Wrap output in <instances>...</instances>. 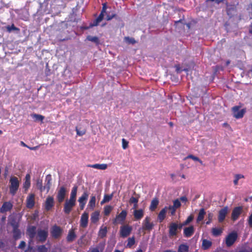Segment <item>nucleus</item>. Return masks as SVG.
I'll use <instances>...</instances> for the list:
<instances>
[{
  "label": "nucleus",
  "mask_w": 252,
  "mask_h": 252,
  "mask_svg": "<svg viewBox=\"0 0 252 252\" xmlns=\"http://www.w3.org/2000/svg\"><path fill=\"white\" fill-rule=\"evenodd\" d=\"M178 230V224L175 222H171L169 226V235L173 237L177 235Z\"/></svg>",
  "instance_id": "obj_11"
},
{
  "label": "nucleus",
  "mask_w": 252,
  "mask_h": 252,
  "mask_svg": "<svg viewBox=\"0 0 252 252\" xmlns=\"http://www.w3.org/2000/svg\"><path fill=\"white\" fill-rule=\"evenodd\" d=\"M137 207H138V203L133 204V206L132 209H133L134 210H137L136 209Z\"/></svg>",
  "instance_id": "obj_63"
},
{
  "label": "nucleus",
  "mask_w": 252,
  "mask_h": 252,
  "mask_svg": "<svg viewBox=\"0 0 252 252\" xmlns=\"http://www.w3.org/2000/svg\"><path fill=\"white\" fill-rule=\"evenodd\" d=\"M104 13L100 12L98 17L94 21L93 23L91 24V27L96 26L102 20L104 17Z\"/></svg>",
  "instance_id": "obj_27"
},
{
  "label": "nucleus",
  "mask_w": 252,
  "mask_h": 252,
  "mask_svg": "<svg viewBox=\"0 0 252 252\" xmlns=\"http://www.w3.org/2000/svg\"><path fill=\"white\" fill-rule=\"evenodd\" d=\"M31 116L32 118L35 119V121H42L44 118V116L36 114H33Z\"/></svg>",
  "instance_id": "obj_39"
},
{
  "label": "nucleus",
  "mask_w": 252,
  "mask_h": 252,
  "mask_svg": "<svg viewBox=\"0 0 252 252\" xmlns=\"http://www.w3.org/2000/svg\"><path fill=\"white\" fill-rule=\"evenodd\" d=\"M54 205V199L52 197H48L46 199L45 208L47 210H49Z\"/></svg>",
  "instance_id": "obj_21"
},
{
  "label": "nucleus",
  "mask_w": 252,
  "mask_h": 252,
  "mask_svg": "<svg viewBox=\"0 0 252 252\" xmlns=\"http://www.w3.org/2000/svg\"><path fill=\"white\" fill-rule=\"evenodd\" d=\"M102 6H102V10L101 11V12L103 13H105L106 12V9H107L106 3H103Z\"/></svg>",
  "instance_id": "obj_59"
},
{
  "label": "nucleus",
  "mask_w": 252,
  "mask_h": 252,
  "mask_svg": "<svg viewBox=\"0 0 252 252\" xmlns=\"http://www.w3.org/2000/svg\"><path fill=\"white\" fill-rule=\"evenodd\" d=\"M62 233V230L60 227L55 225L51 229V234L52 236L55 239L60 237Z\"/></svg>",
  "instance_id": "obj_7"
},
{
  "label": "nucleus",
  "mask_w": 252,
  "mask_h": 252,
  "mask_svg": "<svg viewBox=\"0 0 252 252\" xmlns=\"http://www.w3.org/2000/svg\"><path fill=\"white\" fill-rule=\"evenodd\" d=\"M31 186V175L30 174H27L25 177V181L23 184V188L25 189V192H27Z\"/></svg>",
  "instance_id": "obj_18"
},
{
  "label": "nucleus",
  "mask_w": 252,
  "mask_h": 252,
  "mask_svg": "<svg viewBox=\"0 0 252 252\" xmlns=\"http://www.w3.org/2000/svg\"><path fill=\"white\" fill-rule=\"evenodd\" d=\"M247 220L249 226L252 228V213L250 215Z\"/></svg>",
  "instance_id": "obj_56"
},
{
  "label": "nucleus",
  "mask_w": 252,
  "mask_h": 252,
  "mask_svg": "<svg viewBox=\"0 0 252 252\" xmlns=\"http://www.w3.org/2000/svg\"><path fill=\"white\" fill-rule=\"evenodd\" d=\"M244 178V176L243 175H241V174H236L235 175V179L234 180V184L235 185H237L238 184V181L241 179V178Z\"/></svg>",
  "instance_id": "obj_45"
},
{
  "label": "nucleus",
  "mask_w": 252,
  "mask_h": 252,
  "mask_svg": "<svg viewBox=\"0 0 252 252\" xmlns=\"http://www.w3.org/2000/svg\"><path fill=\"white\" fill-rule=\"evenodd\" d=\"M184 225H186V224H184V222H183L182 223L178 224V229L181 230L183 226Z\"/></svg>",
  "instance_id": "obj_61"
},
{
  "label": "nucleus",
  "mask_w": 252,
  "mask_h": 252,
  "mask_svg": "<svg viewBox=\"0 0 252 252\" xmlns=\"http://www.w3.org/2000/svg\"><path fill=\"white\" fill-rule=\"evenodd\" d=\"M89 214L85 212L81 216L80 225L82 228H86L88 223Z\"/></svg>",
  "instance_id": "obj_12"
},
{
  "label": "nucleus",
  "mask_w": 252,
  "mask_h": 252,
  "mask_svg": "<svg viewBox=\"0 0 252 252\" xmlns=\"http://www.w3.org/2000/svg\"><path fill=\"white\" fill-rule=\"evenodd\" d=\"M51 176L50 175H48L46 177L45 182H46V184L44 187H46V189H47V191H48L50 188L51 185Z\"/></svg>",
  "instance_id": "obj_33"
},
{
  "label": "nucleus",
  "mask_w": 252,
  "mask_h": 252,
  "mask_svg": "<svg viewBox=\"0 0 252 252\" xmlns=\"http://www.w3.org/2000/svg\"><path fill=\"white\" fill-rule=\"evenodd\" d=\"M78 187L74 186L71 190L69 199L76 201Z\"/></svg>",
  "instance_id": "obj_23"
},
{
  "label": "nucleus",
  "mask_w": 252,
  "mask_h": 252,
  "mask_svg": "<svg viewBox=\"0 0 252 252\" xmlns=\"http://www.w3.org/2000/svg\"><path fill=\"white\" fill-rule=\"evenodd\" d=\"M88 197L89 193L87 191H84L82 196L78 199L79 203L86 204Z\"/></svg>",
  "instance_id": "obj_25"
},
{
  "label": "nucleus",
  "mask_w": 252,
  "mask_h": 252,
  "mask_svg": "<svg viewBox=\"0 0 252 252\" xmlns=\"http://www.w3.org/2000/svg\"><path fill=\"white\" fill-rule=\"evenodd\" d=\"M222 232V231L220 229L217 228H212V233L214 236H218L220 235Z\"/></svg>",
  "instance_id": "obj_42"
},
{
  "label": "nucleus",
  "mask_w": 252,
  "mask_h": 252,
  "mask_svg": "<svg viewBox=\"0 0 252 252\" xmlns=\"http://www.w3.org/2000/svg\"><path fill=\"white\" fill-rule=\"evenodd\" d=\"M26 247V243L24 241H21L18 246V248L21 249H24Z\"/></svg>",
  "instance_id": "obj_58"
},
{
  "label": "nucleus",
  "mask_w": 252,
  "mask_h": 252,
  "mask_svg": "<svg viewBox=\"0 0 252 252\" xmlns=\"http://www.w3.org/2000/svg\"><path fill=\"white\" fill-rule=\"evenodd\" d=\"M181 205L180 201L179 199H175L173 201V205L172 206L176 209L179 208Z\"/></svg>",
  "instance_id": "obj_46"
},
{
  "label": "nucleus",
  "mask_w": 252,
  "mask_h": 252,
  "mask_svg": "<svg viewBox=\"0 0 252 252\" xmlns=\"http://www.w3.org/2000/svg\"><path fill=\"white\" fill-rule=\"evenodd\" d=\"M243 211V207L238 206L235 207L231 214V219L233 221H235L239 218Z\"/></svg>",
  "instance_id": "obj_9"
},
{
  "label": "nucleus",
  "mask_w": 252,
  "mask_h": 252,
  "mask_svg": "<svg viewBox=\"0 0 252 252\" xmlns=\"http://www.w3.org/2000/svg\"><path fill=\"white\" fill-rule=\"evenodd\" d=\"M133 215L135 220H141L144 216V210L142 209L133 211Z\"/></svg>",
  "instance_id": "obj_17"
},
{
  "label": "nucleus",
  "mask_w": 252,
  "mask_h": 252,
  "mask_svg": "<svg viewBox=\"0 0 252 252\" xmlns=\"http://www.w3.org/2000/svg\"><path fill=\"white\" fill-rule=\"evenodd\" d=\"M138 202V198H136L132 196L130 198L129 202L130 204H137Z\"/></svg>",
  "instance_id": "obj_49"
},
{
  "label": "nucleus",
  "mask_w": 252,
  "mask_h": 252,
  "mask_svg": "<svg viewBox=\"0 0 252 252\" xmlns=\"http://www.w3.org/2000/svg\"><path fill=\"white\" fill-rule=\"evenodd\" d=\"M28 233L31 239H33L36 234V227L32 226L27 230Z\"/></svg>",
  "instance_id": "obj_22"
},
{
  "label": "nucleus",
  "mask_w": 252,
  "mask_h": 252,
  "mask_svg": "<svg viewBox=\"0 0 252 252\" xmlns=\"http://www.w3.org/2000/svg\"><path fill=\"white\" fill-rule=\"evenodd\" d=\"M48 233L47 230L38 229L37 232V239L41 242H44L46 240Z\"/></svg>",
  "instance_id": "obj_6"
},
{
  "label": "nucleus",
  "mask_w": 252,
  "mask_h": 252,
  "mask_svg": "<svg viewBox=\"0 0 252 252\" xmlns=\"http://www.w3.org/2000/svg\"><path fill=\"white\" fill-rule=\"evenodd\" d=\"M76 237V235L73 231H69L67 235L66 239L68 242L73 241Z\"/></svg>",
  "instance_id": "obj_36"
},
{
  "label": "nucleus",
  "mask_w": 252,
  "mask_h": 252,
  "mask_svg": "<svg viewBox=\"0 0 252 252\" xmlns=\"http://www.w3.org/2000/svg\"><path fill=\"white\" fill-rule=\"evenodd\" d=\"M66 193V189L64 187H62L58 191L57 194V199L61 203L62 202L65 197Z\"/></svg>",
  "instance_id": "obj_16"
},
{
  "label": "nucleus",
  "mask_w": 252,
  "mask_h": 252,
  "mask_svg": "<svg viewBox=\"0 0 252 252\" xmlns=\"http://www.w3.org/2000/svg\"><path fill=\"white\" fill-rule=\"evenodd\" d=\"M105 203H106V201L105 200V199L103 198V200L101 201L100 204L102 205Z\"/></svg>",
  "instance_id": "obj_64"
},
{
  "label": "nucleus",
  "mask_w": 252,
  "mask_h": 252,
  "mask_svg": "<svg viewBox=\"0 0 252 252\" xmlns=\"http://www.w3.org/2000/svg\"><path fill=\"white\" fill-rule=\"evenodd\" d=\"M132 227L128 225H124L120 228V235L123 238L126 237L131 233Z\"/></svg>",
  "instance_id": "obj_8"
},
{
  "label": "nucleus",
  "mask_w": 252,
  "mask_h": 252,
  "mask_svg": "<svg viewBox=\"0 0 252 252\" xmlns=\"http://www.w3.org/2000/svg\"><path fill=\"white\" fill-rule=\"evenodd\" d=\"M115 16H116V14H112L107 15V16L106 17V20L107 21H110L111 19H112L113 18H114Z\"/></svg>",
  "instance_id": "obj_57"
},
{
  "label": "nucleus",
  "mask_w": 252,
  "mask_h": 252,
  "mask_svg": "<svg viewBox=\"0 0 252 252\" xmlns=\"http://www.w3.org/2000/svg\"><path fill=\"white\" fill-rule=\"evenodd\" d=\"M86 204L84 203H79L80 207L81 210H83Z\"/></svg>",
  "instance_id": "obj_62"
},
{
  "label": "nucleus",
  "mask_w": 252,
  "mask_h": 252,
  "mask_svg": "<svg viewBox=\"0 0 252 252\" xmlns=\"http://www.w3.org/2000/svg\"><path fill=\"white\" fill-rule=\"evenodd\" d=\"M127 212L126 210H123L117 217L113 223H122L125 220Z\"/></svg>",
  "instance_id": "obj_14"
},
{
  "label": "nucleus",
  "mask_w": 252,
  "mask_h": 252,
  "mask_svg": "<svg viewBox=\"0 0 252 252\" xmlns=\"http://www.w3.org/2000/svg\"><path fill=\"white\" fill-rule=\"evenodd\" d=\"M194 229L193 226L186 227L184 229V235L186 237H190L194 233Z\"/></svg>",
  "instance_id": "obj_19"
},
{
  "label": "nucleus",
  "mask_w": 252,
  "mask_h": 252,
  "mask_svg": "<svg viewBox=\"0 0 252 252\" xmlns=\"http://www.w3.org/2000/svg\"><path fill=\"white\" fill-rule=\"evenodd\" d=\"M167 210V207H165L159 212L158 214V219L160 222H162L164 220Z\"/></svg>",
  "instance_id": "obj_20"
},
{
  "label": "nucleus",
  "mask_w": 252,
  "mask_h": 252,
  "mask_svg": "<svg viewBox=\"0 0 252 252\" xmlns=\"http://www.w3.org/2000/svg\"><path fill=\"white\" fill-rule=\"evenodd\" d=\"M10 185L9 187V191L11 195H14L19 187V181L16 177H12L10 179Z\"/></svg>",
  "instance_id": "obj_1"
},
{
  "label": "nucleus",
  "mask_w": 252,
  "mask_h": 252,
  "mask_svg": "<svg viewBox=\"0 0 252 252\" xmlns=\"http://www.w3.org/2000/svg\"><path fill=\"white\" fill-rule=\"evenodd\" d=\"M214 215L212 213H209L208 214V221H206V224H209L212 222Z\"/></svg>",
  "instance_id": "obj_48"
},
{
  "label": "nucleus",
  "mask_w": 252,
  "mask_h": 252,
  "mask_svg": "<svg viewBox=\"0 0 252 252\" xmlns=\"http://www.w3.org/2000/svg\"><path fill=\"white\" fill-rule=\"evenodd\" d=\"M6 28L9 32H11L12 31H19V29L16 27L14 24H12L11 26H8Z\"/></svg>",
  "instance_id": "obj_43"
},
{
  "label": "nucleus",
  "mask_w": 252,
  "mask_h": 252,
  "mask_svg": "<svg viewBox=\"0 0 252 252\" xmlns=\"http://www.w3.org/2000/svg\"><path fill=\"white\" fill-rule=\"evenodd\" d=\"M158 203L159 201L158 199L157 198H154L151 202L150 210L151 211H154L157 208Z\"/></svg>",
  "instance_id": "obj_28"
},
{
  "label": "nucleus",
  "mask_w": 252,
  "mask_h": 252,
  "mask_svg": "<svg viewBox=\"0 0 252 252\" xmlns=\"http://www.w3.org/2000/svg\"><path fill=\"white\" fill-rule=\"evenodd\" d=\"M212 243L211 241L207 239H203L202 241V247L204 250L208 249L211 246Z\"/></svg>",
  "instance_id": "obj_29"
},
{
  "label": "nucleus",
  "mask_w": 252,
  "mask_h": 252,
  "mask_svg": "<svg viewBox=\"0 0 252 252\" xmlns=\"http://www.w3.org/2000/svg\"><path fill=\"white\" fill-rule=\"evenodd\" d=\"M179 200L183 202H186L188 201V199L186 196H182Z\"/></svg>",
  "instance_id": "obj_60"
},
{
  "label": "nucleus",
  "mask_w": 252,
  "mask_h": 252,
  "mask_svg": "<svg viewBox=\"0 0 252 252\" xmlns=\"http://www.w3.org/2000/svg\"><path fill=\"white\" fill-rule=\"evenodd\" d=\"M107 232V227H101L98 232V235L101 238H103L106 235Z\"/></svg>",
  "instance_id": "obj_31"
},
{
  "label": "nucleus",
  "mask_w": 252,
  "mask_h": 252,
  "mask_svg": "<svg viewBox=\"0 0 252 252\" xmlns=\"http://www.w3.org/2000/svg\"><path fill=\"white\" fill-rule=\"evenodd\" d=\"M240 108L239 106H235L232 108L233 116L236 119L242 118L246 113L245 109L240 110Z\"/></svg>",
  "instance_id": "obj_4"
},
{
  "label": "nucleus",
  "mask_w": 252,
  "mask_h": 252,
  "mask_svg": "<svg viewBox=\"0 0 252 252\" xmlns=\"http://www.w3.org/2000/svg\"><path fill=\"white\" fill-rule=\"evenodd\" d=\"M187 158H191L194 161H199L200 163H202V161L197 157L194 156L192 155H189L187 157Z\"/></svg>",
  "instance_id": "obj_47"
},
{
  "label": "nucleus",
  "mask_w": 252,
  "mask_h": 252,
  "mask_svg": "<svg viewBox=\"0 0 252 252\" xmlns=\"http://www.w3.org/2000/svg\"><path fill=\"white\" fill-rule=\"evenodd\" d=\"M193 219V217L192 216L190 215L189 216L187 219L184 222V224L187 225L190 222H191Z\"/></svg>",
  "instance_id": "obj_55"
},
{
  "label": "nucleus",
  "mask_w": 252,
  "mask_h": 252,
  "mask_svg": "<svg viewBox=\"0 0 252 252\" xmlns=\"http://www.w3.org/2000/svg\"><path fill=\"white\" fill-rule=\"evenodd\" d=\"M99 216V212H98L96 211V212L93 213L91 215V220L92 222L93 223L96 222L98 220Z\"/></svg>",
  "instance_id": "obj_30"
},
{
  "label": "nucleus",
  "mask_w": 252,
  "mask_h": 252,
  "mask_svg": "<svg viewBox=\"0 0 252 252\" xmlns=\"http://www.w3.org/2000/svg\"><path fill=\"white\" fill-rule=\"evenodd\" d=\"M36 187L37 188L40 189V190L42 192L44 191L46 189V187L42 186V181L40 180H38L36 182Z\"/></svg>",
  "instance_id": "obj_40"
},
{
  "label": "nucleus",
  "mask_w": 252,
  "mask_h": 252,
  "mask_svg": "<svg viewBox=\"0 0 252 252\" xmlns=\"http://www.w3.org/2000/svg\"><path fill=\"white\" fill-rule=\"evenodd\" d=\"M189 246L185 244H181L179 246L178 252H188Z\"/></svg>",
  "instance_id": "obj_34"
},
{
  "label": "nucleus",
  "mask_w": 252,
  "mask_h": 252,
  "mask_svg": "<svg viewBox=\"0 0 252 252\" xmlns=\"http://www.w3.org/2000/svg\"><path fill=\"white\" fill-rule=\"evenodd\" d=\"M135 238L134 237L129 238L127 239V243L126 244V247L131 248L135 244Z\"/></svg>",
  "instance_id": "obj_38"
},
{
  "label": "nucleus",
  "mask_w": 252,
  "mask_h": 252,
  "mask_svg": "<svg viewBox=\"0 0 252 252\" xmlns=\"http://www.w3.org/2000/svg\"><path fill=\"white\" fill-rule=\"evenodd\" d=\"M76 130L77 132V134L79 136H82L84 135L86 133V130L83 129L82 130H80L77 127L76 128Z\"/></svg>",
  "instance_id": "obj_54"
},
{
  "label": "nucleus",
  "mask_w": 252,
  "mask_h": 252,
  "mask_svg": "<svg viewBox=\"0 0 252 252\" xmlns=\"http://www.w3.org/2000/svg\"><path fill=\"white\" fill-rule=\"evenodd\" d=\"M13 238L15 240H18L20 238L21 236V232L20 231L16 228H14L13 229Z\"/></svg>",
  "instance_id": "obj_35"
},
{
  "label": "nucleus",
  "mask_w": 252,
  "mask_h": 252,
  "mask_svg": "<svg viewBox=\"0 0 252 252\" xmlns=\"http://www.w3.org/2000/svg\"><path fill=\"white\" fill-rule=\"evenodd\" d=\"M35 195L34 194H30L26 199L27 207L28 208H32L35 204L34 201Z\"/></svg>",
  "instance_id": "obj_13"
},
{
  "label": "nucleus",
  "mask_w": 252,
  "mask_h": 252,
  "mask_svg": "<svg viewBox=\"0 0 252 252\" xmlns=\"http://www.w3.org/2000/svg\"><path fill=\"white\" fill-rule=\"evenodd\" d=\"M124 39H125V41L127 43L129 44H134L136 42V41L133 38L129 37L128 36L125 37Z\"/></svg>",
  "instance_id": "obj_41"
},
{
  "label": "nucleus",
  "mask_w": 252,
  "mask_h": 252,
  "mask_svg": "<svg viewBox=\"0 0 252 252\" xmlns=\"http://www.w3.org/2000/svg\"><path fill=\"white\" fill-rule=\"evenodd\" d=\"M238 237L236 232L230 233L225 238V244L227 247H230L235 243Z\"/></svg>",
  "instance_id": "obj_3"
},
{
  "label": "nucleus",
  "mask_w": 252,
  "mask_h": 252,
  "mask_svg": "<svg viewBox=\"0 0 252 252\" xmlns=\"http://www.w3.org/2000/svg\"><path fill=\"white\" fill-rule=\"evenodd\" d=\"M87 39L96 44H98L99 43V39L96 36H92L91 35H88L87 37Z\"/></svg>",
  "instance_id": "obj_37"
},
{
  "label": "nucleus",
  "mask_w": 252,
  "mask_h": 252,
  "mask_svg": "<svg viewBox=\"0 0 252 252\" xmlns=\"http://www.w3.org/2000/svg\"><path fill=\"white\" fill-rule=\"evenodd\" d=\"M88 166L95 169L105 170L107 168V165L106 164H94L89 165Z\"/></svg>",
  "instance_id": "obj_24"
},
{
  "label": "nucleus",
  "mask_w": 252,
  "mask_h": 252,
  "mask_svg": "<svg viewBox=\"0 0 252 252\" xmlns=\"http://www.w3.org/2000/svg\"><path fill=\"white\" fill-rule=\"evenodd\" d=\"M39 252H47V249L44 245H41L38 247Z\"/></svg>",
  "instance_id": "obj_52"
},
{
  "label": "nucleus",
  "mask_w": 252,
  "mask_h": 252,
  "mask_svg": "<svg viewBox=\"0 0 252 252\" xmlns=\"http://www.w3.org/2000/svg\"><path fill=\"white\" fill-rule=\"evenodd\" d=\"M13 207L12 204L9 202H4L0 209V212L4 213L10 211Z\"/></svg>",
  "instance_id": "obj_15"
},
{
  "label": "nucleus",
  "mask_w": 252,
  "mask_h": 252,
  "mask_svg": "<svg viewBox=\"0 0 252 252\" xmlns=\"http://www.w3.org/2000/svg\"><path fill=\"white\" fill-rule=\"evenodd\" d=\"M95 200H96L95 196H92L91 197V199L89 201L88 206L90 207L91 208V209H94V208L95 205Z\"/></svg>",
  "instance_id": "obj_32"
},
{
  "label": "nucleus",
  "mask_w": 252,
  "mask_h": 252,
  "mask_svg": "<svg viewBox=\"0 0 252 252\" xmlns=\"http://www.w3.org/2000/svg\"><path fill=\"white\" fill-rule=\"evenodd\" d=\"M113 208L112 206L107 205L104 207V214L106 216H108L110 213L112 211Z\"/></svg>",
  "instance_id": "obj_44"
},
{
  "label": "nucleus",
  "mask_w": 252,
  "mask_h": 252,
  "mask_svg": "<svg viewBox=\"0 0 252 252\" xmlns=\"http://www.w3.org/2000/svg\"><path fill=\"white\" fill-rule=\"evenodd\" d=\"M206 214V212L204 208H201L199 212L197 219L196 222H199L200 221L203 220L204 218V216Z\"/></svg>",
  "instance_id": "obj_26"
},
{
  "label": "nucleus",
  "mask_w": 252,
  "mask_h": 252,
  "mask_svg": "<svg viewBox=\"0 0 252 252\" xmlns=\"http://www.w3.org/2000/svg\"><path fill=\"white\" fill-rule=\"evenodd\" d=\"M228 213V207L227 206L223 207L219 211L218 215V221L219 222H222L224 221Z\"/></svg>",
  "instance_id": "obj_10"
},
{
  "label": "nucleus",
  "mask_w": 252,
  "mask_h": 252,
  "mask_svg": "<svg viewBox=\"0 0 252 252\" xmlns=\"http://www.w3.org/2000/svg\"><path fill=\"white\" fill-rule=\"evenodd\" d=\"M128 142L125 139H122V147L124 149H126L128 147Z\"/></svg>",
  "instance_id": "obj_50"
},
{
  "label": "nucleus",
  "mask_w": 252,
  "mask_h": 252,
  "mask_svg": "<svg viewBox=\"0 0 252 252\" xmlns=\"http://www.w3.org/2000/svg\"><path fill=\"white\" fill-rule=\"evenodd\" d=\"M112 197H113V194H111L110 195L105 194V195H104L103 198L105 199V200L106 201V202H108L112 199Z\"/></svg>",
  "instance_id": "obj_53"
},
{
  "label": "nucleus",
  "mask_w": 252,
  "mask_h": 252,
  "mask_svg": "<svg viewBox=\"0 0 252 252\" xmlns=\"http://www.w3.org/2000/svg\"><path fill=\"white\" fill-rule=\"evenodd\" d=\"M76 201L70 200H66L63 208V211L66 214H69L71 211L73 207L75 205Z\"/></svg>",
  "instance_id": "obj_5"
},
{
  "label": "nucleus",
  "mask_w": 252,
  "mask_h": 252,
  "mask_svg": "<svg viewBox=\"0 0 252 252\" xmlns=\"http://www.w3.org/2000/svg\"><path fill=\"white\" fill-rule=\"evenodd\" d=\"M155 224L151 221L150 217L147 216L142 221V228L143 230L150 231L154 228Z\"/></svg>",
  "instance_id": "obj_2"
},
{
  "label": "nucleus",
  "mask_w": 252,
  "mask_h": 252,
  "mask_svg": "<svg viewBox=\"0 0 252 252\" xmlns=\"http://www.w3.org/2000/svg\"><path fill=\"white\" fill-rule=\"evenodd\" d=\"M168 210L170 211V214L172 216H174L175 214L176 208L173 207L172 206H169L167 207Z\"/></svg>",
  "instance_id": "obj_51"
}]
</instances>
